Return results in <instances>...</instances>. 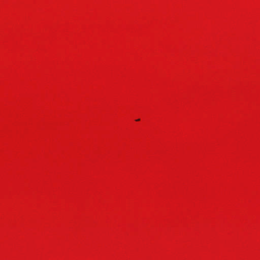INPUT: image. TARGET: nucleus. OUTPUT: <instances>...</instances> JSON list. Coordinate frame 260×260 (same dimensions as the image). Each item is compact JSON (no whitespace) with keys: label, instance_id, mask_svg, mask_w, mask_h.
I'll return each instance as SVG.
<instances>
[{"label":"nucleus","instance_id":"obj_1","mask_svg":"<svg viewBox=\"0 0 260 260\" xmlns=\"http://www.w3.org/2000/svg\"><path fill=\"white\" fill-rule=\"evenodd\" d=\"M140 119H138L136 120V121H140Z\"/></svg>","mask_w":260,"mask_h":260}]
</instances>
